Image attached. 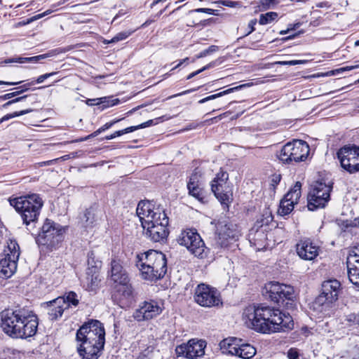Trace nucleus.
Returning <instances> with one entry per match:
<instances>
[{
  "mask_svg": "<svg viewBox=\"0 0 359 359\" xmlns=\"http://www.w3.org/2000/svg\"><path fill=\"white\" fill-rule=\"evenodd\" d=\"M117 100H109L107 97H101L97 99H88L87 104L89 105H98L103 104L104 107H109L115 105L117 103Z\"/></svg>",
  "mask_w": 359,
  "mask_h": 359,
  "instance_id": "34",
  "label": "nucleus"
},
{
  "mask_svg": "<svg viewBox=\"0 0 359 359\" xmlns=\"http://www.w3.org/2000/svg\"><path fill=\"white\" fill-rule=\"evenodd\" d=\"M88 267L86 270V276L82 280L83 287L90 291L95 290L100 281V269L102 262L100 261L94 262L90 256L88 260Z\"/></svg>",
  "mask_w": 359,
  "mask_h": 359,
  "instance_id": "21",
  "label": "nucleus"
},
{
  "mask_svg": "<svg viewBox=\"0 0 359 359\" xmlns=\"http://www.w3.org/2000/svg\"><path fill=\"white\" fill-rule=\"evenodd\" d=\"M59 298L64 299L65 303H67V304H68V308L70 306H76L79 304L78 296L74 292H72V291L66 293L62 297H59Z\"/></svg>",
  "mask_w": 359,
  "mask_h": 359,
  "instance_id": "36",
  "label": "nucleus"
},
{
  "mask_svg": "<svg viewBox=\"0 0 359 359\" xmlns=\"http://www.w3.org/2000/svg\"><path fill=\"white\" fill-rule=\"evenodd\" d=\"M348 279L355 287L359 288V264L347 265Z\"/></svg>",
  "mask_w": 359,
  "mask_h": 359,
  "instance_id": "33",
  "label": "nucleus"
},
{
  "mask_svg": "<svg viewBox=\"0 0 359 359\" xmlns=\"http://www.w3.org/2000/svg\"><path fill=\"white\" fill-rule=\"evenodd\" d=\"M243 320L248 327L262 333L285 331L292 329L294 325L290 314L269 306L255 305L245 308Z\"/></svg>",
  "mask_w": 359,
  "mask_h": 359,
  "instance_id": "1",
  "label": "nucleus"
},
{
  "mask_svg": "<svg viewBox=\"0 0 359 359\" xmlns=\"http://www.w3.org/2000/svg\"><path fill=\"white\" fill-rule=\"evenodd\" d=\"M251 84L250 83H245V84H243V85H240V86H236L234 88H229L226 90H224L222 92H220V93H218L217 94H214V95H211L210 96H208L201 100H199V103L200 104H203V103H205L208 101H210V100H215L217 97H222L223 95H227V94H229L231 93H233L234 91H236V90H238L244 87H248V86H250Z\"/></svg>",
  "mask_w": 359,
  "mask_h": 359,
  "instance_id": "31",
  "label": "nucleus"
},
{
  "mask_svg": "<svg viewBox=\"0 0 359 359\" xmlns=\"http://www.w3.org/2000/svg\"><path fill=\"white\" fill-rule=\"evenodd\" d=\"M104 216L102 210L97 205H92L84 212L83 219L86 226H93L97 224Z\"/></svg>",
  "mask_w": 359,
  "mask_h": 359,
  "instance_id": "26",
  "label": "nucleus"
},
{
  "mask_svg": "<svg viewBox=\"0 0 359 359\" xmlns=\"http://www.w3.org/2000/svg\"><path fill=\"white\" fill-rule=\"evenodd\" d=\"M302 184L297 182L292 188L285 195L280 201L278 212L281 216L290 214L294 209V206L299 201L301 196Z\"/></svg>",
  "mask_w": 359,
  "mask_h": 359,
  "instance_id": "19",
  "label": "nucleus"
},
{
  "mask_svg": "<svg viewBox=\"0 0 359 359\" xmlns=\"http://www.w3.org/2000/svg\"><path fill=\"white\" fill-rule=\"evenodd\" d=\"M237 356L243 359L252 358L257 352L256 348L250 344H239V349Z\"/></svg>",
  "mask_w": 359,
  "mask_h": 359,
  "instance_id": "29",
  "label": "nucleus"
},
{
  "mask_svg": "<svg viewBox=\"0 0 359 359\" xmlns=\"http://www.w3.org/2000/svg\"><path fill=\"white\" fill-rule=\"evenodd\" d=\"M241 341V339L235 337L224 339L219 344L220 348L223 353L237 356Z\"/></svg>",
  "mask_w": 359,
  "mask_h": 359,
  "instance_id": "27",
  "label": "nucleus"
},
{
  "mask_svg": "<svg viewBox=\"0 0 359 359\" xmlns=\"http://www.w3.org/2000/svg\"><path fill=\"white\" fill-rule=\"evenodd\" d=\"M240 236L238 226L227 220L219 221L217 225L215 242L220 248H226L229 243L238 239Z\"/></svg>",
  "mask_w": 359,
  "mask_h": 359,
  "instance_id": "13",
  "label": "nucleus"
},
{
  "mask_svg": "<svg viewBox=\"0 0 359 359\" xmlns=\"http://www.w3.org/2000/svg\"><path fill=\"white\" fill-rule=\"evenodd\" d=\"M281 180L280 175H274L272 176L271 183L273 187L279 184Z\"/></svg>",
  "mask_w": 359,
  "mask_h": 359,
  "instance_id": "60",
  "label": "nucleus"
},
{
  "mask_svg": "<svg viewBox=\"0 0 359 359\" xmlns=\"http://www.w3.org/2000/svg\"><path fill=\"white\" fill-rule=\"evenodd\" d=\"M297 253L304 260H313L319 253V248L310 240H301L296 245Z\"/></svg>",
  "mask_w": 359,
  "mask_h": 359,
  "instance_id": "23",
  "label": "nucleus"
},
{
  "mask_svg": "<svg viewBox=\"0 0 359 359\" xmlns=\"http://www.w3.org/2000/svg\"><path fill=\"white\" fill-rule=\"evenodd\" d=\"M218 3L223 6L231 7V8L238 7V6H240V5H241L238 1H233L231 0H221V1H218Z\"/></svg>",
  "mask_w": 359,
  "mask_h": 359,
  "instance_id": "47",
  "label": "nucleus"
},
{
  "mask_svg": "<svg viewBox=\"0 0 359 359\" xmlns=\"http://www.w3.org/2000/svg\"><path fill=\"white\" fill-rule=\"evenodd\" d=\"M206 342L202 339H192L186 344H182L175 348L177 357H184L188 359H198L205 354Z\"/></svg>",
  "mask_w": 359,
  "mask_h": 359,
  "instance_id": "17",
  "label": "nucleus"
},
{
  "mask_svg": "<svg viewBox=\"0 0 359 359\" xmlns=\"http://www.w3.org/2000/svg\"><path fill=\"white\" fill-rule=\"evenodd\" d=\"M19 95V92H13V93H7V94H5L4 95H1L0 96V100H8V99H11L15 96H17Z\"/></svg>",
  "mask_w": 359,
  "mask_h": 359,
  "instance_id": "58",
  "label": "nucleus"
},
{
  "mask_svg": "<svg viewBox=\"0 0 359 359\" xmlns=\"http://www.w3.org/2000/svg\"><path fill=\"white\" fill-rule=\"evenodd\" d=\"M346 320L354 324H359V311L358 313H353L346 316Z\"/></svg>",
  "mask_w": 359,
  "mask_h": 359,
  "instance_id": "48",
  "label": "nucleus"
},
{
  "mask_svg": "<svg viewBox=\"0 0 359 359\" xmlns=\"http://www.w3.org/2000/svg\"><path fill=\"white\" fill-rule=\"evenodd\" d=\"M48 56V55L47 54H43V55H39L30 57H15L5 60L4 61V63H5V64H8V63H12V62H18V63L33 62V63H36L42 59L46 58Z\"/></svg>",
  "mask_w": 359,
  "mask_h": 359,
  "instance_id": "30",
  "label": "nucleus"
},
{
  "mask_svg": "<svg viewBox=\"0 0 359 359\" xmlns=\"http://www.w3.org/2000/svg\"><path fill=\"white\" fill-rule=\"evenodd\" d=\"M163 309L156 301H145L133 313V318L137 321L148 320L160 315Z\"/></svg>",
  "mask_w": 359,
  "mask_h": 359,
  "instance_id": "20",
  "label": "nucleus"
},
{
  "mask_svg": "<svg viewBox=\"0 0 359 359\" xmlns=\"http://www.w3.org/2000/svg\"><path fill=\"white\" fill-rule=\"evenodd\" d=\"M266 229H259L252 226L248 233V240L251 245L254 246L257 250L265 249L269 245L267 243L268 237Z\"/></svg>",
  "mask_w": 359,
  "mask_h": 359,
  "instance_id": "24",
  "label": "nucleus"
},
{
  "mask_svg": "<svg viewBox=\"0 0 359 359\" xmlns=\"http://www.w3.org/2000/svg\"><path fill=\"white\" fill-rule=\"evenodd\" d=\"M103 131L104 130H102V128L100 127L99 129H97L96 131L93 132L90 135H89L85 137L81 138L79 140V142L86 141V140L90 139V137H95ZM76 142H79V140H76Z\"/></svg>",
  "mask_w": 359,
  "mask_h": 359,
  "instance_id": "54",
  "label": "nucleus"
},
{
  "mask_svg": "<svg viewBox=\"0 0 359 359\" xmlns=\"http://www.w3.org/2000/svg\"><path fill=\"white\" fill-rule=\"evenodd\" d=\"M134 128H130V127H128L125 129H123V130H118V131H116L114 132L113 134L110 135H108V136H106L105 137V139L106 140H112L116 137H118V136H121L122 135H124V134H126V133H132L134 131Z\"/></svg>",
  "mask_w": 359,
  "mask_h": 359,
  "instance_id": "41",
  "label": "nucleus"
},
{
  "mask_svg": "<svg viewBox=\"0 0 359 359\" xmlns=\"http://www.w3.org/2000/svg\"><path fill=\"white\" fill-rule=\"evenodd\" d=\"M103 131L104 130H102V128L100 127L99 129H97L96 131L93 132L90 135H89L85 137L81 138L79 140V142L86 141V140L90 139V137H95ZM76 142H79V140H76Z\"/></svg>",
  "mask_w": 359,
  "mask_h": 359,
  "instance_id": "53",
  "label": "nucleus"
},
{
  "mask_svg": "<svg viewBox=\"0 0 359 359\" xmlns=\"http://www.w3.org/2000/svg\"><path fill=\"white\" fill-rule=\"evenodd\" d=\"M103 131L104 130H102V128L100 127L99 129H97L96 131L93 132L90 135H89L85 137L81 138L79 140V142L86 141V140L90 139V137H95ZM76 142H79V140H76Z\"/></svg>",
  "mask_w": 359,
  "mask_h": 359,
  "instance_id": "52",
  "label": "nucleus"
},
{
  "mask_svg": "<svg viewBox=\"0 0 359 359\" xmlns=\"http://www.w3.org/2000/svg\"><path fill=\"white\" fill-rule=\"evenodd\" d=\"M229 174L220 170L211 182V190L222 204L228 205L231 201L232 192L228 184Z\"/></svg>",
  "mask_w": 359,
  "mask_h": 359,
  "instance_id": "15",
  "label": "nucleus"
},
{
  "mask_svg": "<svg viewBox=\"0 0 359 359\" xmlns=\"http://www.w3.org/2000/svg\"><path fill=\"white\" fill-rule=\"evenodd\" d=\"M288 359H299V352L296 348H290L287 352Z\"/></svg>",
  "mask_w": 359,
  "mask_h": 359,
  "instance_id": "44",
  "label": "nucleus"
},
{
  "mask_svg": "<svg viewBox=\"0 0 359 359\" xmlns=\"http://www.w3.org/2000/svg\"><path fill=\"white\" fill-rule=\"evenodd\" d=\"M121 119H115V120H113L110 122H108L107 123H105L104 126H102L101 128H102V130H103L104 131L110 128L112 126H114L115 123H118V121H120Z\"/></svg>",
  "mask_w": 359,
  "mask_h": 359,
  "instance_id": "59",
  "label": "nucleus"
},
{
  "mask_svg": "<svg viewBox=\"0 0 359 359\" xmlns=\"http://www.w3.org/2000/svg\"><path fill=\"white\" fill-rule=\"evenodd\" d=\"M10 205L20 214L23 224L27 226L34 225L38 221L43 201L36 194L11 198Z\"/></svg>",
  "mask_w": 359,
  "mask_h": 359,
  "instance_id": "6",
  "label": "nucleus"
},
{
  "mask_svg": "<svg viewBox=\"0 0 359 359\" xmlns=\"http://www.w3.org/2000/svg\"><path fill=\"white\" fill-rule=\"evenodd\" d=\"M218 50V47L217 46H210L208 49H205L204 50H203L202 52H201L200 53H198V55H196L195 56V58L193 60V62H194L195 59H199V58H202V57H204L208 55H210L216 51Z\"/></svg>",
  "mask_w": 359,
  "mask_h": 359,
  "instance_id": "40",
  "label": "nucleus"
},
{
  "mask_svg": "<svg viewBox=\"0 0 359 359\" xmlns=\"http://www.w3.org/2000/svg\"><path fill=\"white\" fill-rule=\"evenodd\" d=\"M153 123V121L152 120H149V121H147L143 123H141L138 126H130V128H134V131L138 130V129H140V128H146V127H148L149 126H151Z\"/></svg>",
  "mask_w": 359,
  "mask_h": 359,
  "instance_id": "57",
  "label": "nucleus"
},
{
  "mask_svg": "<svg viewBox=\"0 0 359 359\" xmlns=\"http://www.w3.org/2000/svg\"><path fill=\"white\" fill-rule=\"evenodd\" d=\"M195 302L205 308L222 307L223 305L220 292L215 287L201 283L195 289Z\"/></svg>",
  "mask_w": 359,
  "mask_h": 359,
  "instance_id": "11",
  "label": "nucleus"
},
{
  "mask_svg": "<svg viewBox=\"0 0 359 359\" xmlns=\"http://www.w3.org/2000/svg\"><path fill=\"white\" fill-rule=\"evenodd\" d=\"M337 156L343 169L350 174L359 172V147L345 145L338 150Z\"/></svg>",
  "mask_w": 359,
  "mask_h": 359,
  "instance_id": "12",
  "label": "nucleus"
},
{
  "mask_svg": "<svg viewBox=\"0 0 359 359\" xmlns=\"http://www.w3.org/2000/svg\"><path fill=\"white\" fill-rule=\"evenodd\" d=\"M309 151V146L305 141L294 140L282 147L278 157L283 163H297L305 161Z\"/></svg>",
  "mask_w": 359,
  "mask_h": 359,
  "instance_id": "9",
  "label": "nucleus"
},
{
  "mask_svg": "<svg viewBox=\"0 0 359 359\" xmlns=\"http://www.w3.org/2000/svg\"><path fill=\"white\" fill-rule=\"evenodd\" d=\"M257 23V20L255 19L254 20H252L249 22L248 23V27L250 29L249 32L246 34V35H248L250 34V33H252V32L255 31V25H256Z\"/></svg>",
  "mask_w": 359,
  "mask_h": 359,
  "instance_id": "61",
  "label": "nucleus"
},
{
  "mask_svg": "<svg viewBox=\"0 0 359 359\" xmlns=\"http://www.w3.org/2000/svg\"><path fill=\"white\" fill-rule=\"evenodd\" d=\"M210 67H211V65H210V64H209V65H206V66H204L203 68H201V69H198V70H197V71H196V72H194L191 73L190 74H189L187 79H192L194 76H195L198 75V74H200L201 72H203L204 70H205V69H208Z\"/></svg>",
  "mask_w": 359,
  "mask_h": 359,
  "instance_id": "55",
  "label": "nucleus"
},
{
  "mask_svg": "<svg viewBox=\"0 0 359 359\" xmlns=\"http://www.w3.org/2000/svg\"><path fill=\"white\" fill-rule=\"evenodd\" d=\"M27 97V95H24L22 97H16L15 99L10 100V101L7 102L6 103L4 104L3 107H7L8 106H10L11 104H12L13 103L20 102V101L23 100L24 99H25Z\"/></svg>",
  "mask_w": 359,
  "mask_h": 359,
  "instance_id": "56",
  "label": "nucleus"
},
{
  "mask_svg": "<svg viewBox=\"0 0 359 359\" xmlns=\"http://www.w3.org/2000/svg\"><path fill=\"white\" fill-rule=\"evenodd\" d=\"M33 111L32 109H25V110H22V111H15L12 114H8L5 116H4L1 119H0V123H1L2 122L4 121H8L12 118H15V117H17V116H22V115H24V114H27L28 113H30Z\"/></svg>",
  "mask_w": 359,
  "mask_h": 359,
  "instance_id": "38",
  "label": "nucleus"
},
{
  "mask_svg": "<svg viewBox=\"0 0 359 359\" xmlns=\"http://www.w3.org/2000/svg\"><path fill=\"white\" fill-rule=\"evenodd\" d=\"M358 64L355 65H351V66H346L339 69H336L335 71H333V74H334L335 72L339 73L343 72L346 71H351L357 68H359V60L356 62Z\"/></svg>",
  "mask_w": 359,
  "mask_h": 359,
  "instance_id": "49",
  "label": "nucleus"
},
{
  "mask_svg": "<svg viewBox=\"0 0 359 359\" xmlns=\"http://www.w3.org/2000/svg\"><path fill=\"white\" fill-rule=\"evenodd\" d=\"M201 173L197 169L191 174L187 183V188L202 186Z\"/></svg>",
  "mask_w": 359,
  "mask_h": 359,
  "instance_id": "35",
  "label": "nucleus"
},
{
  "mask_svg": "<svg viewBox=\"0 0 359 359\" xmlns=\"http://www.w3.org/2000/svg\"><path fill=\"white\" fill-rule=\"evenodd\" d=\"M139 268L142 278L156 280L163 278L167 271L165 255L161 252L150 250L137 256Z\"/></svg>",
  "mask_w": 359,
  "mask_h": 359,
  "instance_id": "5",
  "label": "nucleus"
},
{
  "mask_svg": "<svg viewBox=\"0 0 359 359\" xmlns=\"http://www.w3.org/2000/svg\"><path fill=\"white\" fill-rule=\"evenodd\" d=\"M341 283L336 279L325 280L322 284V292L318 297V302L323 304V299L328 303H332L338 299Z\"/></svg>",
  "mask_w": 359,
  "mask_h": 359,
  "instance_id": "22",
  "label": "nucleus"
},
{
  "mask_svg": "<svg viewBox=\"0 0 359 359\" xmlns=\"http://www.w3.org/2000/svg\"><path fill=\"white\" fill-rule=\"evenodd\" d=\"M109 276L117 287L114 294L116 299L121 302L130 299L133 297V288L130 283L128 274L119 261H111Z\"/></svg>",
  "mask_w": 359,
  "mask_h": 359,
  "instance_id": "7",
  "label": "nucleus"
},
{
  "mask_svg": "<svg viewBox=\"0 0 359 359\" xmlns=\"http://www.w3.org/2000/svg\"><path fill=\"white\" fill-rule=\"evenodd\" d=\"M273 217L272 215V212L269 208H265L261 215L257 218L255 225L253 226L266 229V231H269V225L273 222Z\"/></svg>",
  "mask_w": 359,
  "mask_h": 359,
  "instance_id": "28",
  "label": "nucleus"
},
{
  "mask_svg": "<svg viewBox=\"0 0 359 359\" xmlns=\"http://www.w3.org/2000/svg\"><path fill=\"white\" fill-rule=\"evenodd\" d=\"M266 289L271 300L276 303L283 304L285 300L292 302L294 298V289L289 285L273 282L267 285Z\"/></svg>",
  "mask_w": 359,
  "mask_h": 359,
  "instance_id": "18",
  "label": "nucleus"
},
{
  "mask_svg": "<svg viewBox=\"0 0 359 359\" xmlns=\"http://www.w3.org/2000/svg\"><path fill=\"white\" fill-rule=\"evenodd\" d=\"M52 13V11L51 10H47L46 11L42 13H40V14H38V15H36L34 16H33L32 18H31L29 20H28L27 21V23H29L31 22H33L34 20H37L39 19H41L43 17L50 14Z\"/></svg>",
  "mask_w": 359,
  "mask_h": 359,
  "instance_id": "51",
  "label": "nucleus"
},
{
  "mask_svg": "<svg viewBox=\"0 0 359 359\" xmlns=\"http://www.w3.org/2000/svg\"><path fill=\"white\" fill-rule=\"evenodd\" d=\"M278 17V13L276 12H268L265 14H262L259 17V23L260 25H266L272 22Z\"/></svg>",
  "mask_w": 359,
  "mask_h": 359,
  "instance_id": "37",
  "label": "nucleus"
},
{
  "mask_svg": "<svg viewBox=\"0 0 359 359\" xmlns=\"http://www.w3.org/2000/svg\"><path fill=\"white\" fill-rule=\"evenodd\" d=\"M178 243L180 245L185 246L196 257H203L205 246L197 232L191 229L182 231L179 236Z\"/></svg>",
  "mask_w": 359,
  "mask_h": 359,
  "instance_id": "14",
  "label": "nucleus"
},
{
  "mask_svg": "<svg viewBox=\"0 0 359 359\" xmlns=\"http://www.w3.org/2000/svg\"><path fill=\"white\" fill-rule=\"evenodd\" d=\"M105 331L97 320L85 323L76 332L77 351L82 359H97L105 342Z\"/></svg>",
  "mask_w": 359,
  "mask_h": 359,
  "instance_id": "3",
  "label": "nucleus"
},
{
  "mask_svg": "<svg viewBox=\"0 0 359 359\" xmlns=\"http://www.w3.org/2000/svg\"><path fill=\"white\" fill-rule=\"evenodd\" d=\"M55 160H50V161L40 162V163H39V166L50 165H51L53 163V162Z\"/></svg>",
  "mask_w": 359,
  "mask_h": 359,
  "instance_id": "64",
  "label": "nucleus"
},
{
  "mask_svg": "<svg viewBox=\"0 0 359 359\" xmlns=\"http://www.w3.org/2000/svg\"><path fill=\"white\" fill-rule=\"evenodd\" d=\"M1 327L13 338H27L34 335L37 330V317L23 309H5L0 313Z\"/></svg>",
  "mask_w": 359,
  "mask_h": 359,
  "instance_id": "4",
  "label": "nucleus"
},
{
  "mask_svg": "<svg viewBox=\"0 0 359 359\" xmlns=\"http://www.w3.org/2000/svg\"><path fill=\"white\" fill-rule=\"evenodd\" d=\"M48 310L49 319L51 320H57L60 318L64 311L68 309V304L65 303L63 298H56L43 304Z\"/></svg>",
  "mask_w": 359,
  "mask_h": 359,
  "instance_id": "25",
  "label": "nucleus"
},
{
  "mask_svg": "<svg viewBox=\"0 0 359 359\" xmlns=\"http://www.w3.org/2000/svg\"><path fill=\"white\" fill-rule=\"evenodd\" d=\"M187 189L189 190V194L197 199L201 203H205L207 202L205 192L204 191L202 186L191 187Z\"/></svg>",
  "mask_w": 359,
  "mask_h": 359,
  "instance_id": "32",
  "label": "nucleus"
},
{
  "mask_svg": "<svg viewBox=\"0 0 359 359\" xmlns=\"http://www.w3.org/2000/svg\"><path fill=\"white\" fill-rule=\"evenodd\" d=\"M8 250L5 257L0 260V272L6 278L15 272L20 257V247L15 241L11 240L8 243Z\"/></svg>",
  "mask_w": 359,
  "mask_h": 359,
  "instance_id": "16",
  "label": "nucleus"
},
{
  "mask_svg": "<svg viewBox=\"0 0 359 359\" xmlns=\"http://www.w3.org/2000/svg\"><path fill=\"white\" fill-rule=\"evenodd\" d=\"M332 187L322 181L316 182L311 188L308 195L307 207L309 210L314 211L324 208L330 199Z\"/></svg>",
  "mask_w": 359,
  "mask_h": 359,
  "instance_id": "10",
  "label": "nucleus"
},
{
  "mask_svg": "<svg viewBox=\"0 0 359 359\" xmlns=\"http://www.w3.org/2000/svg\"><path fill=\"white\" fill-rule=\"evenodd\" d=\"M65 228L53 220L46 219L43 223L41 232L38 235L36 241L39 244L48 248L55 249L62 242Z\"/></svg>",
  "mask_w": 359,
  "mask_h": 359,
  "instance_id": "8",
  "label": "nucleus"
},
{
  "mask_svg": "<svg viewBox=\"0 0 359 359\" xmlns=\"http://www.w3.org/2000/svg\"><path fill=\"white\" fill-rule=\"evenodd\" d=\"M306 60H290V61H279L277 63L281 65H302L305 64Z\"/></svg>",
  "mask_w": 359,
  "mask_h": 359,
  "instance_id": "46",
  "label": "nucleus"
},
{
  "mask_svg": "<svg viewBox=\"0 0 359 359\" xmlns=\"http://www.w3.org/2000/svg\"><path fill=\"white\" fill-rule=\"evenodd\" d=\"M346 264L349 266H358L359 264V257L356 256V253L353 252V250L347 257Z\"/></svg>",
  "mask_w": 359,
  "mask_h": 359,
  "instance_id": "42",
  "label": "nucleus"
},
{
  "mask_svg": "<svg viewBox=\"0 0 359 359\" xmlns=\"http://www.w3.org/2000/svg\"><path fill=\"white\" fill-rule=\"evenodd\" d=\"M137 359H150L149 356V351L145 350L144 352L141 353Z\"/></svg>",
  "mask_w": 359,
  "mask_h": 359,
  "instance_id": "62",
  "label": "nucleus"
},
{
  "mask_svg": "<svg viewBox=\"0 0 359 359\" xmlns=\"http://www.w3.org/2000/svg\"><path fill=\"white\" fill-rule=\"evenodd\" d=\"M22 81H19V82H7V81H0V85H8V86H15V85H18L19 83H21Z\"/></svg>",
  "mask_w": 359,
  "mask_h": 359,
  "instance_id": "63",
  "label": "nucleus"
},
{
  "mask_svg": "<svg viewBox=\"0 0 359 359\" xmlns=\"http://www.w3.org/2000/svg\"><path fill=\"white\" fill-rule=\"evenodd\" d=\"M57 72H50V73H46V74H44L43 75H41L39 76L34 81V83H43L45 79H48V78H50L55 74H57Z\"/></svg>",
  "mask_w": 359,
  "mask_h": 359,
  "instance_id": "45",
  "label": "nucleus"
},
{
  "mask_svg": "<svg viewBox=\"0 0 359 359\" xmlns=\"http://www.w3.org/2000/svg\"><path fill=\"white\" fill-rule=\"evenodd\" d=\"M278 3V0H260V6L262 9L266 10Z\"/></svg>",
  "mask_w": 359,
  "mask_h": 359,
  "instance_id": "43",
  "label": "nucleus"
},
{
  "mask_svg": "<svg viewBox=\"0 0 359 359\" xmlns=\"http://www.w3.org/2000/svg\"><path fill=\"white\" fill-rule=\"evenodd\" d=\"M136 213L147 237L154 242L164 241L168 236L169 219L164 208L153 201H140Z\"/></svg>",
  "mask_w": 359,
  "mask_h": 359,
  "instance_id": "2",
  "label": "nucleus"
},
{
  "mask_svg": "<svg viewBox=\"0 0 359 359\" xmlns=\"http://www.w3.org/2000/svg\"><path fill=\"white\" fill-rule=\"evenodd\" d=\"M133 33V31H123L118 32L116 34L110 41H106V43H116L120 41H123L126 39H127L131 34Z\"/></svg>",
  "mask_w": 359,
  "mask_h": 359,
  "instance_id": "39",
  "label": "nucleus"
},
{
  "mask_svg": "<svg viewBox=\"0 0 359 359\" xmlns=\"http://www.w3.org/2000/svg\"><path fill=\"white\" fill-rule=\"evenodd\" d=\"M194 12H196V13H208V14L215 15H217V10H214V9H212V8H197V9L194 10Z\"/></svg>",
  "mask_w": 359,
  "mask_h": 359,
  "instance_id": "50",
  "label": "nucleus"
}]
</instances>
